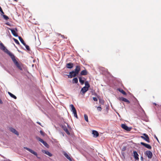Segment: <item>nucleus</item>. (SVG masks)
Masks as SVG:
<instances>
[{"instance_id": "27", "label": "nucleus", "mask_w": 161, "mask_h": 161, "mask_svg": "<svg viewBox=\"0 0 161 161\" xmlns=\"http://www.w3.org/2000/svg\"><path fill=\"white\" fill-rule=\"evenodd\" d=\"M79 81L80 83L81 84V85H83V84H84V80H82V78H81V77H79Z\"/></svg>"}, {"instance_id": "25", "label": "nucleus", "mask_w": 161, "mask_h": 161, "mask_svg": "<svg viewBox=\"0 0 161 161\" xmlns=\"http://www.w3.org/2000/svg\"><path fill=\"white\" fill-rule=\"evenodd\" d=\"M85 87L86 88H87L88 89L90 87V85L88 83V81H85Z\"/></svg>"}, {"instance_id": "8", "label": "nucleus", "mask_w": 161, "mask_h": 161, "mask_svg": "<svg viewBox=\"0 0 161 161\" xmlns=\"http://www.w3.org/2000/svg\"><path fill=\"white\" fill-rule=\"evenodd\" d=\"M121 126L122 128L127 131H130L131 130V128L129 127L125 124H121Z\"/></svg>"}, {"instance_id": "12", "label": "nucleus", "mask_w": 161, "mask_h": 161, "mask_svg": "<svg viewBox=\"0 0 161 161\" xmlns=\"http://www.w3.org/2000/svg\"><path fill=\"white\" fill-rule=\"evenodd\" d=\"M118 99L119 101H122L125 102L127 103H130V102L129 101V100L123 97H119V98H118Z\"/></svg>"}, {"instance_id": "9", "label": "nucleus", "mask_w": 161, "mask_h": 161, "mask_svg": "<svg viewBox=\"0 0 161 161\" xmlns=\"http://www.w3.org/2000/svg\"><path fill=\"white\" fill-rule=\"evenodd\" d=\"M8 55L11 58H12L13 62H14L15 64H17L18 62L17 61L16 59L15 58V57L13 54H12V53H11Z\"/></svg>"}, {"instance_id": "10", "label": "nucleus", "mask_w": 161, "mask_h": 161, "mask_svg": "<svg viewBox=\"0 0 161 161\" xmlns=\"http://www.w3.org/2000/svg\"><path fill=\"white\" fill-rule=\"evenodd\" d=\"M140 143L143 146L148 149H152V147L148 144H146L143 142H141Z\"/></svg>"}, {"instance_id": "23", "label": "nucleus", "mask_w": 161, "mask_h": 161, "mask_svg": "<svg viewBox=\"0 0 161 161\" xmlns=\"http://www.w3.org/2000/svg\"><path fill=\"white\" fill-rule=\"evenodd\" d=\"M80 74L81 75H86L87 74V72L85 70H83L81 72Z\"/></svg>"}, {"instance_id": "21", "label": "nucleus", "mask_w": 161, "mask_h": 161, "mask_svg": "<svg viewBox=\"0 0 161 161\" xmlns=\"http://www.w3.org/2000/svg\"><path fill=\"white\" fill-rule=\"evenodd\" d=\"M8 93L11 97L13 98L14 99H16L17 98V97H16V96L14 95L13 94H12V93H11V92H8Z\"/></svg>"}, {"instance_id": "41", "label": "nucleus", "mask_w": 161, "mask_h": 161, "mask_svg": "<svg viewBox=\"0 0 161 161\" xmlns=\"http://www.w3.org/2000/svg\"><path fill=\"white\" fill-rule=\"evenodd\" d=\"M125 149H126V147H124L122 149V151H125Z\"/></svg>"}, {"instance_id": "24", "label": "nucleus", "mask_w": 161, "mask_h": 161, "mask_svg": "<svg viewBox=\"0 0 161 161\" xmlns=\"http://www.w3.org/2000/svg\"><path fill=\"white\" fill-rule=\"evenodd\" d=\"M15 64L20 70H22V68L21 67L20 64L18 62L17 63V64Z\"/></svg>"}, {"instance_id": "48", "label": "nucleus", "mask_w": 161, "mask_h": 161, "mask_svg": "<svg viewBox=\"0 0 161 161\" xmlns=\"http://www.w3.org/2000/svg\"><path fill=\"white\" fill-rule=\"evenodd\" d=\"M14 1H16V2H17V0H14Z\"/></svg>"}, {"instance_id": "16", "label": "nucleus", "mask_w": 161, "mask_h": 161, "mask_svg": "<svg viewBox=\"0 0 161 161\" xmlns=\"http://www.w3.org/2000/svg\"><path fill=\"white\" fill-rule=\"evenodd\" d=\"M88 90V89L85 87H83L82 88L81 90V92H82V94H84L85 93L87 92Z\"/></svg>"}, {"instance_id": "18", "label": "nucleus", "mask_w": 161, "mask_h": 161, "mask_svg": "<svg viewBox=\"0 0 161 161\" xmlns=\"http://www.w3.org/2000/svg\"><path fill=\"white\" fill-rule=\"evenodd\" d=\"M42 152H43V153L47 155H48V156H49L50 157H51L52 156V154H51V153H50L48 151L43 150L42 151Z\"/></svg>"}, {"instance_id": "13", "label": "nucleus", "mask_w": 161, "mask_h": 161, "mask_svg": "<svg viewBox=\"0 0 161 161\" xmlns=\"http://www.w3.org/2000/svg\"><path fill=\"white\" fill-rule=\"evenodd\" d=\"M74 65V64L72 63H69L66 64V67L68 69L72 68Z\"/></svg>"}, {"instance_id": "36", "label": "nucleus", "mask_w": 161, "mask_h": 161, "mask_svg": "<svg viewBox=\"0 0 161 161\" xmlns=\"http://www.w3.org/2000/svg\"><path fill=\"white\" fill-rule=\"evenodd\" d=\"M97 110H98V111H101L102 108L101 107L99 106V107H97Z\"/></svg>"}, {"instance_id": "26", "label": "nucleus", "mask_w": 161, "mask_h": 161, "mask_svg": "<svg viewBox=\"0 0 161 161\" xmlns=\"http://www.w3.org/2000/svg\"><path fill=\"white\" fill-rule=\"evenodd\" d=\"M78 82V79L77 78L75 77L74 78L72 81V83H77Z\"/></svg>"}, {"instance_id": "1", "label": "nucleus", "mask_w": 161, "mask_h": 161, "mask_svg": "<svg viewBox=\"0 0 161 161\" xmlns=\"http://www.w3.org/2000/svg\"><path fill=\"white\" fill-rule=\"evenodd\" d=\"M80 67L79 65H77L74 70L69 72V75H68L69 78H72L73 77L76 76L79 73L80 71Z\"/></svg>"}, {"instance_id": "28", "label": "nucleus", "mask_w": 161, "mask_h": 161, "mask_svg": "<svg viewBox=\"0 0 161 161\" xmlns=\"http://www.w3.org/2000/svg\"><path fill=\"white\" fill-rule=\"evenodd\" d=\"M36 139L38 140L40 142H42V143L44 141L42 139H41L40 138L38 137H37V136H36Z\"/></svg>"}, {"instance_id": "33", "label": "nucleus", "mask_w": 161, "mask_h": 161, "mask_svg": "<svg viewBox=\"0 0 161 161\" xmlns=\"http://www.w3.org/2000/svg\"><path fill=\"white\" fill-rule=\"evenodd\" d=\"M3 16L4 18L6 20H7L9 19L8 17L5 15L3 14Z\"/></svg>"}, {"instance_id": "3", "label": "nucleus", "mask_w": 161, "mask_h": 161, "mask_svg": "<svg viewBox=\"0 0 161 161\" xmlns=\"http://www.w3.org/2000/svg\"><path fill=\"white\" fill-rule=\"evenodd\" d=\"M70 107L71 108V111L74 114V116L76 118H78L76 111L74 105L73 104H71L70 105Z\"/></svg>"}, {"instance_id": "39", "label": "nucleus", "mask_w": 161, "mask_h": 161, "mask_svg": "<svg viewBox=\"0 0 161 161\" xmlns=\"http://www.w3.org/2000/svg\"><path fill=\"white\" fill-rule=\"evenodd\" d=\"M93 100L94 101H97V98L95 97H93Z\"/></svg>"}, {"instance_id": "17", "label": "nucleus", "mask_w": 161, "mask_h": 161, "mask_svg": "<svg viewBox=\"0 0 161 161\" xmlns=\"http://www.w3.org/2000/svg\"><path fill=\"white\" fill-rule=\"evenodd\" d=\"M8 29L10 30L13 35L17 37L18 36L17 34L16 33L15 30L9 28Z\"/></svg>"}, {"instance_id": "45", "label": "nucleus", "mask_w": 161, "mask_h": 161, "mask_svg": "<svg viewBox=\"0 0 161 161\" xmlns=\"http://www.w3.org/2000/svg\"><path fill=\"white\" fill-rule=\"evenodd\" d=\"M141 158L142 160H143V158L142 157H141Z\"/></svg>"}, {"instance_id": "46", "label": "nucleus", "mask_w": 161, "mask_h": 161, "mask_svg": "<svg viewBox=\"0 0 161 161\" xmlns=\"http://www.w3.org/2000/svg\"><path fill=\"white\" fill-rule=\"evenodd\" d=\"M153 104L155 105H157V104L155 103H154Z\"/></svg>"}, {"instance_id": "40", "label": "nucleus", "mask_w": 161, "mask_h": 161, "mask_svg": "<svg viewBox=\"0 0 161 161\" xmlns=\"http://www.w3.org/2000/svg\"><path fill=\"white\" fill-rule=\"evenodd\" d=\"M154 137L156 139V140L158 141V142H159V140H158V138L155 135H154Z\"/></svg>"}, {"instance_id": "43", "label": "nucleus", "mask_w": 161, "mask_h": 161, "mask_svg": "<svg viewBox=\"0 0 161 161\" xmlns=\"http://www.w3.org/2000/svg\"><path fill=\"white\" fill-rule=\"evenodd\" d=\"M100 102L101 103H103V101L102 100H100Z\"/></svg>"}, {"instance_id": "2", "label": "nucleus", "mask_w": 161, "mask_h": 161, "mask_svg": "<svg viewBox=\"0 0 161 161\" xmlns=\"http://www.w3.org/2000/svg\"><path fill=\"white\" fill-rule=\"evenodd\" d=\"M0 45L1 47V49L3 50L4 52L7 53L9 55L11 53L6 48V47L4 46L3 44L2 43H1L0 44Z\"/></svg>"}, {"instance_id": "29", "label": "nucleus", "mask_w": 161, "mask_h": 161, "mask_svg": "<svg viewBox=\"0 0 161 161\" xmlns=\"http://www.w3.org/2000/svg\"><path fill=\"white\" fill-rule=\"evenodd\" d=\"M36 139L38 140L40 142H42V143L44 141L42 139H41L40 138L38 137H37V136H36Z\"/></svg>"}, {"instance_id": "19", "label": "nucleus", "mask_w": 161, "mask_h": 161, "mask_svg": "<svg viewBox=\"0 0 161 161\" xmlns=\"http://www.w3.org/2000/svg\"><path fill=\"white\" fill-rule=\"evenodd\" d=\"M64 156L69 161H71V159L70 157L65 152H64Z\"/></svg>"}, {"instance_id": "14", "label": "nucleus", "mask_w": 161, "mask_h": 161, "mask_svg": "<svg viewBox=\"0 0 161 161\" xmlns=\"http://www.w3.org/2000/svg\"><path fill=\"white\" fill-rule=\"evenodd\" d=\"M92 134L93 135V136L94 137H97L99 136V134L97 131L93 130L92 132Z\"/></svg>"}, {"instance_id": "38", "label": "nucleus", "mask_w": 161, "mask_h": 161, "mask_svg": "<svg viewBox=\"0 0 161 161\" xmlns=\"http://www.w3.org/2000/svg\"><path fill=\"white\" fill-rule=\"evenodd\" d=\"M40 132L42 135L44 136V133L42 131L40 130Z\"/></svg>"}, {"instance_id": "7", "label": "nucleus", "mask_w": 161, "mask_h": 161, "mask_svg": "<svg viewBox=\"0 0 161 161\" xmlns=\"http://www.w3.org/2000/svg\"><path fill=\"white\" fill-rule=\"evenodd\" d=\"M24 148L27 150L28 151H29V152H30L31 153H32V154H33L37 156V158H38L37 156V153L35 152L33 150H32L30 149V148L26 147H24Z\"/></svg>"}, {"instance_id": "6", "label": "nucleus", "mask_w": 161, "mask_h": 161, "mask_svg": "<svg viewBox=\"0 0 161 161\" xmlns=\"http://www.w3.org/2000/svg\"><path fill=\"white\" fill-rule=\"evenodd\" d=\"M66 125H63L62 126V127L63 130H64V131L68 135H70V133L68 130L67 126L69 127V125L67 123L66 124Z\"/></svg>"}, {"instance_id": "30", "label": "nucleus", "mask_w": 161, "mask_h": 161, "mask_svg": "<svg viewBox=\"0 0 161 161\" xmlns=\"http://www.w3.org/2000/svg\"><path fill=\"white\" fill-rule=\"evenodd\" d=\"M36 139L38 140L40 142H42V143L44 141L42 139H41L40 138L38 137H37V136H36Z\"/></svg>"}, {"instance_id": "15", "label": "nucleus", "mask_w": 161, "mask_h": 161, "mask_svg": "<svg viewBox=\"0 0 161 161\" xmlns=\"http://www.w3.org/2000/svg\"><path fill=\"white\" fill-rule=\"evenodd\" d=\"M134 157L136 160H139L138 154L136 151L133 152Z\"/></svg>"}, {"instance_id": "47", "label": "nucleus", "mask_w": 161, "mask_h": 161, "mask_svg": "<svg viewBox=\"0 0 161 161\" xmlns=\"http://www.w3.org/2000/svg\"><path fill=\"white\" fill-rule=\"evenodd\" d=\"M15 30L16 31H17V29L16 28H15Z\"/></svg>"}, {"instance_id": "35", "label": "nucleus", "mask_w": 161, "mask_h": 161, "mask_svg": "<svg viewBox=\"0 0 161 161\" xmlns=\"http://www.w3.org/2000/svg\"><path fill=\"white\" fill-rule=\"evenodd\" d=\"M42 144L46 147H47V146H48V144L47 143L44 141L42 143Z\"/></svg>"}, {"instance_id": "31", "label": "nucleus", "mask_w": 161, "mask_h": 161, "mask_svg": "<svg viewBox=\"0 0 161 161\" xmlns=\"http://www.w3.org/2000/svg\"><path fill=\"white\" fill-rule=\"evenodd\" d=\"M84 117L85 120L86 121L88 122V117L87 115L86 114H85L84 115Z\"/></svg>"}, {"instance_id": "32", "label": "nucleus", "mask_w": 161, "mask_h": 161, "mask_svg": "<svg viewBox=\"0 0 161 161\" xmlns=\"http://www.w3.org/2000/svg\"><path fill=\"white\" fill-rule=\"evenodd\" d=\"M13 40L17 44H18V45H19L20 43L19 42V41L17 40L16 39L13 38Z\"/></svg>"}, {"instance_id": "11", "label": "nucleus", "mask_w": 161, "mask_h": 161, "mask_svg": "<svg viewBox=\"0 0 161 161\" xmlns=\"http://www.w3.org/2000/svg\"><path fill=\"white\" fill-rule=\"evenodd\" d=\"M10 130L13 133L16 135L17 136L19 135V133L14 128L11 127L9 128Z\"/></svg>"}, {"instance_id": "22", "label": "nucleus", "mask_w": 161, "mask_h": 161, "mask_svg": "<svg viewBox=\"0 0 161 161\" xmlns=\"http://www.w3.org/2000/svg\"><path fill=\"white\" fill-rule=\"evenodd\" d=\"M19 39V41H20V42H21V43L24 45H25V42L22 39V37L20 36H19L18 37Z\"/></svg>"}, {"instance_id": "37", "label": "nucleus", "mask_w": 161, "mask_h": 161, "mask_svg": "<svg viewBox=\"0 0 161 161\" xmlns=\"http://www.w3.org/2000/svg\"><path fill=\"white\" fill-rule=\"evenodd\" d=\"M0 12H1V13L2 14H4V13L3 11L0 6Z\"/></svg>"}, {"instance_id": "44", "label": "nucleus", "mask_w": 161, "mask_h": 161, "mask_svg": "<svg viewBox=\"0 0 161 161\" xmlns=\"http://www.w3.org/2000/svg\"><path fill=\"white\" fill-rule=\"evenodd\" d=\"M37 123L38 124L40 125H41V123H40V122H37Z\"/></svg>"}, {"instance_id": "4", "label": "nucleus", "mask_w": 161, "mask_h": 161, "mask_svg": "<svg viewBox=\"0 0 161 161\" xmlns=\"http://www.w3.org/2000/svg\"><path fill=\"white\" fill-rule=\"evenodd\" d=\"M143 135L144 136H141V137L147 142H150V139L148 136L145 133L143 134Z\"/></svg>"}, {"instance_id": "5", "label": "nucleus", "mask_w": 161, "mask_h": 161, "mask_svg": "<svg viewBox=\"0 0 161 161\" xmlns=\"http://www.w3.org/2000/svg\"><path fill=\"white\" fill-rule=\"evenodd\" d=\"M144 154L149 159H151L152 157L153 153L152 152L150 151H147L144 153Z\"/></svg>"}, {"instance_id": "34", "label": "nucleus", "mask_w": 161, "mask_h": 161, "mask_svg": "<svg viewBox=\"0 0 161 161\" xmlns=\"http://www.w3.org/2000/svg\"><path fill=\"white\" fill-rule=\"evenodd\" d=\"M24 46H25V47L26 49L28 50V51H30V49L29 48V46L26 45V44L25 43V45H24Z\"/></svg>"}, {"instance_id": "42", "label": "nucleus", "mask_w": 161, "mask_h": 161, "mask_svg": "<svg viewBox=\"0 0 161 161\" xmlns=\"http://www.w3.org/2000/svg\"><path fill=\"white\" fill-rule=\"evenodd\" d=\"M61 35V37L63 38H65L64 35Z\"/></svg>"}, {"instance_id": "20", "label": "nucleus", "mask_w": 161, "mask_h": 161, "mask_svg": "<svg viewBox=\"0 0 161 161\" xmlns=\"http://www.w3.org/2000/svg\"><path fill=\"white\" fill-rule=\"evenodd\" d=\"M118 90L120 92H121L123 95H126L127 94L122 89L120 88H119L118 89Z\"/></svg>"}]
</instances>
